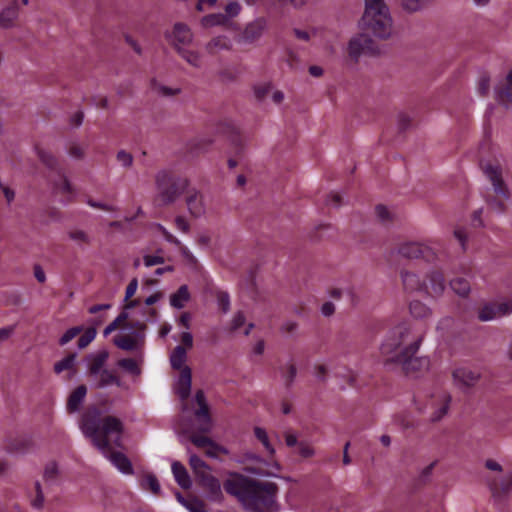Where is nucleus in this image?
I'll use <instances>...</instances> for the list:
<instances>
[{
	"mask_svg": "<svg viewBox=\"0 0 512 512\" xmlns=\"http://www.w3.org/2000/svg\"><path fill=\"white\" fill-rule=\"evenodd\" d=\"M81 429L90 437L94 445L101 450L111 463L122 473L132 474L133 468L125 454L111 449V443L121 447L122 422L114 416L102 417V411L92 406L82 414Z\"/></svg>",
	"mask_w": 512,
	"mask_h": 512,
	"instance_id": "1",
	"label": "nucleus"
},
{
	"mask_svg": "<svg viewBox=\"0 0 512 512\" xmlns=\"http://www.w3.org/2000/svg\"><path fill=\"white\" fill-rule=\"evenodd\" d=\"M422 336H412L407 323H401L391 329L380 346L381 354L387 363H396L406 375L417 377L429 369L428 357H417Z\"/></svg>",
	"mask_w": 512,
	"mask_h": 512,
	"instance_id": "2",
	"label": "nucleus"
},
{
	"mask_svg": "<svg viewBox=\"0 0 512 512\" xmlns=\"http://www.w3.org/2000/svg\"><path fill=\"white\" fill-rule=\"evenodd\" d=\"M225 491L236 497L250 512H272L276 506L278 487L268 481H257L239 473H232L224 481Z\"/></svg>",
	"mask_w": 512,
	"mask_h": 512,
	"instance_id": "3",
	"label": "nucleus"
},
{
	"mask_svg": "<svg viewBox=\"0 0 512 512\" xmlns=\"http://www.w3.org/2000/svg\"><path fill=\"white\" fill-rule=\"evenodd\" d=\"M360 25L381 39L391 35L392 19L384 0H365V11Z\"/></svg>",
	"mask_w": 512,
	"mask_h": 512,
	"instance_id": "4",
	"label": "nucleus"
},
{
	"mask_svg": "<svg viewBox=\"0 0 512 512\" xmlns=\"http://www.w3.org/2000/svg\"><path fill=\"white\" fill-rule=\"evenodd\" d=\"M35 150L40 161L57 176V179L53 181L54 192L61 195V201L63 203L73 201L75 197V190L68 181L59 160L50 152L40 148L38 145L35 146Z\"/></svg>",
	"mask_w": 512,
	"mask_h": 512,
	"instance_id": "5",
	"label": "nucleus"
},
{
	"mask_svg": "<svg viewBox=\"0 0 512 512\" xmlns=\"http://www.w3.org/2000/svg\"><path fill=\"white\" fill-rule=\"evenodd\" d=\"M158 200L163 205L173 203L189 186L187 178L176 175L171 171H160L156 176Z\"/></svg>",
	"mask_w": 512,
	"mask_h": 512,
	"instance_id": "6",
	"label": "nucleus"
},
{
	"mask_svg": "<svg viewBox=\"0 0 512 512\" xmlns=\"http://www.w3.org/2000/svg\"><path fill=\"white\" fill-rule=\"evenodd\" d=\"M403 287L408 292H425L426 294L437 297L441 295L445 289V280L443 273L440 271H433L428 275L429 284L422 281L419 275L404 271L401 273Z\"/></svg>",
	"mask_w": 512,
	"mask_h": 512,
	"instance_id": "7",
	"label": "nucleus"
},
{
	"mask_svg": "<svg viewBox=\"0 0 512 512\" xmlns=\"http://www.w3.org/2000/svg\"><path fill=\"white\" fill-rule=\"evenodd\" d=\"M192 40V33L190 29L182 24L177 23L174 26L170 41L177 49L178 53L183 59H185L190 65L194 67L200 66V56L197 52L188 50L184 46L189 44Z\"/></svg>",
	"mask_w": 512,
	"mask_h": 512,
	"instance_id": "8",
	"label": "nucleus"
},
{
	"mask_svg": "<svg viewBox=\"0 0 512 512\" xmlns=\"http://www.w3.org/2000/svg\"><path fill=\"white\" fill-rule=\"evenodd\" d=\"M398 253L405 258H423L427 262L433 261L437 258L436 251L432 247L418 242L403 243L400 245Z\"/></svg>",
	"mask_w": 512,
	"mask_h": 512,
	"instance_id": "9",
	"label": "nucleus"
},
{
	"mask_svg": "<svg viewBox=\"0 0 512 512\" xmlns=\"http://www.w3.org/2000/svg\"><path fill=\"white\" fill-rule=\"evenodd\" d=\"M350 57L357 59L361 54L374 55L379 52L376 42L367 34L353 37L348 46Z\"/></svg>",
	"mask_w": 512,
	"mask_h": 512,
	"instance_id": "10",
	"label": "nucleus"
},
{
	"mask_svg": "<svg viewBox=\"0 0 512 512\" xmlns=\"http://www.w3.org/2000/svg\"><path fill=\"white\" fill-rule=\"evenodd\" d=\"M512 313V300L501 303H486L480 310L478 318L481 321H490L499 317H503Z\"/></svg>",
	"mask_w": 512,
	"mask_h": 512,
	"instance_id": "11",
	"label": "nucleus"
},
{
	"mask_svg": "<svg viewBox=\"0 0 512 512\" xmlns=\"http://www.w3.org/2000/svg\"><path fill=\"white\" fill-rule=\"evenodd\" d=\"M218 131L227 135L236 153L242 151L245 146V136L240 132L236 124L230 119H224L218 125Z\"/></svg>",
	"mask_w": 512,
	"mask_h": 512,
	"instance_id": "12",
	"label": "nucleus"
},
{
	"mask_svg": "<svg viewBox=\"0 0 512 512\" xmlns=\"http://www.w3.org/2000/svg\"><path fill=\"white\" fill-rule=\"evenodd\" d=\"M195 401L198 405V408L195 411V416L200 421L199 430L202 433H206L211 428V416L209 406L206 402V398L202 390H198L196 392Z\"/></svg>",
	"mask_w": 512,
	"mask_h": 512,
	"instance_id": "13",
	"label": "nucleus"
},
{
	"mask_svg": "<svg viewBox=\"0 0 512 512\" xmlns=\"http://www.w3.org/2000/svg\"><path fill=\"white\" fill-rule=\"evenodd\" d=\"M267 28V21L265 18H257L253 22L247 24L244 31L239 37L240 43H254L256 40H258L264 30Z\"/></svg>",
	"mask_w": 512,
	"mask_h": 512,
	"instance_id": "14",
	"label": "nucleus"
},
{
	"mask_svg": "<svg viewBox=\"0 0 512 512\" xmlns=\"http://www.w3.org/2000/svg\"><path fill=\"white\" fill-rule=\"evenodd\" d=\"M485 175L489 178L491 181L494 191L497 195L507 198L508 197V190L502 180V174L501 170L498 166L493 164H485L482 165Z\"/></svg>",
	"mask_w": 512,
	"mask_h": 512,
	"instance_id": "15",
	"label": "nucleus"
},
{
	"mask_svg": "<svg viewBox=\"0 0 512 512\" xmlns=\"http://www.w3.org/2000/svg\"><path fill=\"white\" fill-rule=\"evenodd\" d=\"M199 485L208 493V496L213 501H219L222 499V490L220 481L207 473L202 475V477L198 478Z\"/></svg>",
	"mask_w": 512,
	"mask_h": 512,
	"instance_id": "16",
	"label": "nucleus"
},
{
	"mask_svg": "<svg viewBox=\"0 0 512 512\" xmlns=\"http://www.w3.org/2000/svg\"><path fill=\"white\" fill-rule=\"evenodd\" d=\"M480 374L476 370L467 367H459L453 371V379L455 383L463 387L474 386L479 380Z\"/></svg>",
	"mask_w": 512,
	"mask_h": 512,
	"instance_id": "17",
	"label": "nucleus"
},
{
	"mask_svg": "<svg viewBox=\"0 0 512 512\" xmlns=\"http://www.w3.org/2000/svg\"><path fill=\"white\" fill-rule=\"evenodd\" d=\"M192 375L189 367L185 366L181 371L176 383V393L182 401H186L191 392Z\"/></svg>",
	"mask_w": 512,
	"mask_h": 512,
	"instance_id": "18",
	"label": "nucleus"
},
{
	"mask_svg": "<svg viewBox=\"0 0 512 512\" xmlns=\"http://www.w3.org/2000/svg\"><path fill=\"white\" fill-rule=\"evenodd\" d=\"M87 395V387L85 385H79L76 387L68 396L66 409L67 412L72 414L79 411L82 403L84 402Z\"/></svg>",
	"mask_w": 512,
	"mask_h": 512,
	"instance_id": "19",
	"label": "nucleus"
},
{
	"mask_svg": "<svg viewBox=\"0 0 512 512\" xmlns=\"http://www.w3.org/2000/svg\"><path fill=\"white\" fill-rule=\"evenodd\" d=\"M451 401V397L448 393L442 392L440 393L437 398L431 400V405L435 408V411L431 415V420L436 422L441 420L448 412L449 404Z\"/></svg>",
	"mask_w": 512,
	"mask_h": 512,
	"instance_id": "20",
	"label": "nucleus"
},
{
	"mask_svg": "<svg viewBox=\"0 0 512 512\" xmlns=\"http://www.w3.org/2000/svg\"><path fill=\"white\" fill-rule=\"evenodd\" d=\"M172 473L177 484L184 490L192 486L191 478L186 468L178 461L172 463Z\"/></svg>",
	"mask_w": 512,
	"mask_h": 512,
	"instance_id": "21",
	"label": "nucleus"
},
{
	"mask_svg": "<svg viewBox=\"0 0 512 512\" xmlns=\"http://www.w3.org/2000/svg\"><path fill=\"white\" fill-rule=\"evenodd\" d=\"M512 489V473L497 481L490 483V490L494 497L500 498L508 494Z\"/></svg>",
	"mask_w": 512,
	"mask_h": 512,
	"instance_id": "22",
	"label": "nucleus"
},
{
	"mask_svg": "<svg viewBox=\"0 0 512 512\" xmlns=\"http://www.w3.org/2000/svg\"><path fill=\"white\" fill-rule=\"evenodd\" d=\"M188 193L186 203L190 213L195 217L202 215L204 213L202 197L197 191H188Z\"/></svg>",
	"mask_w": 512,
	"mask_h": 512,
	"instance_id": "23",
	"label": "nucleus"
},
{
	"mask_svg": "<svg viewBox=\"0 0 512 512\" xmlns=\"http://www.w3.org/2000/svg\"><path fill=\"white\" fill-rule=\"evenodd\" d=\"M232 47L231 41L226 36H217L212 38L206 46V49L211 54H216L221 50H230Z\"/></svg>",
	"mask_w": 512,
	"mask_h": 512,
	"instance_id": "24",
	"label": "nucleus"
},
{
	"mask_svg": "<svg viewBox=\"0 0 512 512\" xmlns=\"http://www.w3.org/2000/svg\"><path fill=\"white\" fill-rule=\"evenodd\" d=\"M18 16V6L16 1L6 7L0 13V26L3 28H9L13 25L14 20Z\"/></svg>",
	"mask_w": 512,
	"mask_h": 512,
	"instance_id": "25",
	"label": "nucleus"
},
{
	"mask_svg": "<svg viewBox=\"0 0 512 512\" xmlns=\"http://www.w3.org/2000/svg\"><path fill=\"white\" fill-rule=\"evenodd\" d=\"M190 300V293L187 285H182L178 290L170 296V304L172 307L181 309L185 303Z\"/></svg>",
	"mask_w": 512,
	"mask_h": 512,
	"instance_id": "26",
	"label": "nucleus"
},
{
	"mask_svg": "<svg viewBox=\"0 0 512 512\" xmlns=\"http://www.w3.org/2000/svg\"><path fill=\"white\" fill-rule=\"evenodd\" d=\"M138 334L135 335H117L114 338V344L125 351H133L138 346Z\"/></svg>",
	"mask_w": 512,
	"mask_h": 512,
	"instance_id": "27",
	"label": "nucleus"
},
{
	"mask_svg": "<svg viewBox=\"0 0 512 512\" xmlns=\"http://www.w3.org/2000/svg\"><path fill=\"white\" fill-rule=\"evenodd\" d=\"M279 470L280 467L276 462L270 463L263 461H260L256 467L247 468V471L262 476L276 475Z\"/></svg>",
	"mask_w": 512,
	"mask_h": 512,
	"instance_id": "28",
	"label": "nucleus"
},
{
	"mask_svg": "<svg viewBox=\"0 0 512 512\" xmlns=\"http://www.w3.org/2000/svg\"><path fill=\"white\" fill-rule=\"evenodd\" d=\"M496 99L504 105L512 103V85L507 82H501L495 88Z\"/></svg>",
	"mask_w": 512,
	"mask_h": 512,
	"instance_id": "29",
	"label": "nucleus"
},
{
	"mask_svg": "<svg viewBox=\"0 0 512 512\" xmlns=\"http://www.w3.org/2000/svg\"><path fill=\"white\" fill-rule=\"evenodd\" d=\"M186 349L182 345L176 346L170 356V362L173 369L182 370L186 361Z\"/></svg>",
	"mask_w": 512,
	"mask_h": 512,
	"instance_id": "30",
	"label": "nucleus"
},
{
	"mask_svg": "<svg viewBox=\"0 0 512 512\" xmlns=\"http://www.w3.org/2000/svg\"><path fill=\"white\" fill-rule=\"evenodd\" d=\"M108 358L107 352H100L95 355L89 364V374L91 376H97L103 369V366Z\"/></svg>",
	"mask_w": 512,
	"mask_h": 512,
	"instance_id": "31",
	"label": "nucleus"
},
{
	"mask_svg": "<svg viewBox=\"0 0 512 512\" xmlns=\"http://www.w3.org/2000/svg\"><path fill=\"white\" fill-rule=\"evenodd\" d=\"M189 464L197 479L209 473V466L197 455L190 456Z\"/></svg>",
	"mask_w": 512,
	"mask_h": 512,
	"instance_id": "32",
	"label": "nucleus"
},
{
	"mask_svg": "<svg viewBox=\"0 0 512 512\" xmlns=\"http://www.w3.org/2000/svg\"><path fill=\"white\" fill-rule=\"evenodd\" d=\"M75 359L76 354L70 353L66 357H64L62 360L58 361L54 365V371L57 374H60L63 371H75Z\"/></svg>",
	"mask_w": 512,
	"mask_h": 512,
	"instance_id": "33",
	"label": "nucleus"
},
{
	"mask_svg": "<svg viewBox=\"0 0 512 512\" xmlns=\"http://www.w3.org/2000/svg\"><path fill=\"white\" fill-rule=\"evenodd\" d=\"M451 289L460 296H467L470 292V283L467 279L456 277L450 281Z\"/></svg>",
	"mask_w": 512,
	"mask_h": 512,
	"instance_id": "34",
	"label": "nucleus"
},
{
	"mask_svg": "<svg viewBox=\"0 0 512 512\" xmlns=\"http://www.w3.org/2000/svg\"><path fill=\"white\" fill-rule=\"evenodd\" d=\"M97 376L99 377L97 386L100 388L111 384L119 385V379L113 371L104 369Z\"/></svg>",
	"mask_w": 512,
	"mask_h": 512,
	"instance_id": "35",
	"label": "nucleus"
},
{
	"mask_svg": "<svg viewBox=\"0 0 512 512\" xmlns=\"http://www.w3.org/2000/svg\"><path fill=\"white\" fill-rule=\"evenodd\" d=\"M229 22L228 17L225 14H209L202 19V25L205 27H211L216 25H226Z\"/></svg>",
	"mask_w": 512,
	"mask_h": 512,
	"instance_id": "36",
	"label": "nucleus"
},
{
	"mask_svg": "<svg viewBox=\"0 0 512 512\" xmlns=\"http://www.w3.org/2000/svg\"><path fill=\"white\" fill-rule=\"evenodd\" d=\"M409 310L414 318H425L430 314V309L420 301H411Z\"/></svg>",
	"mask_w": 512,
	"mask_h": 512,
	"instance_id": "37",
	"label": "nucleus"
},
{
	"mask_svg": "<svg viewBox=\"0 0 512 512\" xmlns=\"http://www.w3.org/2000/svg\"><path fill=\"white\" fill-rule=\"evenodd\" d=\"M141 486L144 489H149L155 495L160 492V484L153 474H146L141 480Z\"/></svg>",
	"mask_w": 512,
	"mask_h": 512,
	"instance_id": "38",
	"label": "nucleus"
},
{
	"mask_svg": "<svg viewBox=\"0 0 512 512\" xmlns=\"http://www.w3.org/2000/svg\"><path fill=\"white\" fill-rule=\"evenodd\" d=\"M254 434L255 437L262 443L269 455L272 456L275 453V450L269 441L266 431L263 428L255 427Z\"/></svg>",
	"mask_w": 512,
	"mask_h": 512,
	"instance_id": "39",
	"label": "nucleus"
},
{
	"mask_svg": "<svg viewBox=\"0 0 512 512\" xmlns=\"http://www.w3.org/2000/svg\"><path fill=\"white\" fill-rule=\"evenodd\" d=\"M96 328L89 327L84 331V333L78 339V347L85 348L87 347L96 337Z\"/></svg>",
	"mask_w": 512,
	"mask_h": 512,
	"instance_id": "40",
	"label": "nucleus"
},
{
	"mask_svg": "<svg viewBox=\"0 0 512 512\" xmlns=\"http://www.w3.org/2000/svg\"><path fill=\"white\" fill-rule=\"evenodd\" d=\"M190 440L195 446L199 448L214 446L213 441L204 434L192 433V435L190 436Z\"/></svg>",
	"mask_w": 512,
	"mask_h": 512,
	"instance_id": "41",
	"label": "nucleus"
},
{
	"mask_svg": "<svg viewBox=\"0 0 512 512\" xmlns=\"http://www.w3.org/2000/svg\"><path fill=\"white\" fill-rule=\"evenodd\" d=\"M58 468L55 462H50L46 465L44 470V480L48 484H53L57 480Z\"/></svg>",
	"mask_w": 512,
	"mask_h": 512,
	"instance_id": "42",
	"label": "nucleus"
},
{
	"mask_svg": "<svg viewBox=\"0 0 512 512\" xmlns=\"http://www.w3.org/2000/svg\"><path fill=\"white\" fill-rule=\"evenodd\" d=\"M429 1L430 0H402V7L408 12H416L425 7Z\"/></svg>",
	"mask_w": 512,
	"mask_h": 512,
	"instance_id": "43",
	"label": "nucleus"
},
{
	"mask_svg": "<svg viewBox=\"0 0 512 512\" xmlns=\"http://www.w3.org/2000/svg\"><path fill=\"white\" fill-rule=\"evenodd\" d=\"M216 299L220 310L223 313H227L230 310V296L225 291H218L216 293Z\"/></svg>",
	"mask_w": 512,
	"mask_h": 512,
	"instance_id": "44",
	"label": "nucleus"
},
{
	"mask_svg": "<svg viewBox=\"0 0 512 512\" xmlns=\"http://www.w3.org/2000/svg\"><path fill=\"white\" fill-rule=\"evenodd\" d=\"M82 331V327L81 326H76V327H72L70 329H68L63 335L62 337L60 338L59 340V344L61 346H64L66 345L67 343H69L72 339H74L78 334H80Z\"/></svg>",
	"mask_w": 512,
	"mask_h": 512,
	"instance_id": "45",
	"label": "nucleus"
},
{
	"mask_svg": "<svg viewBox=\"0 0 512 512\" xmlns=\"http://www.w3.org/2000/svg\"><path fill=\"white\" fill-rule=\"evenodd\" d=\"M118 365L132 374L139 373V367L137 362L132 358H124L119 360Z\"/></svg>",
	"mask_w": 512,
	"mask_h": 512,
	"instance_id": "46",
	"label": "nucleus"
},
{
	"mask_svg": "<svg viewBox=\"0 0 512 512\" xmlns=\"http://www.w3.org/2000/svg\"><path fill=\"white\" fill-rule=\"evenodd\" d=\"M30 446V440L26 438L17 439L12 442L8 449L13 452H25Z\"/></svg>",
	"mask_w": 512,
	"mask_h": 512,
	"instance_id": "47",
	"label": "nucleus"
},
{
	"mask_svg": "<svg viewBox=\"0 0 512 512\" xmlns=\"http://www.w3.org/2000/svg\"><path fill=\"white\" fill-rule=\"evenodd\" d=\"M190 512H207L203 501L198 498H191L185 506Z\"/></svg>",
	"mask_w": 512,
	"mask_h": 512,
	"instance_id": "48",
	"label": "nucleus"
},
{
	"mask_svg": "<svg viewBox=\"0 0 512 512\" xmlns=\"http://www.w3.org/2000/svg\"><path fill=\"white\" fill-rule=\"evenodd\" d=\"M375 213L378 219L383 223H389L392 221V215L386 206L379 204L375 207Z\"/></svg>",
	"mask_w": 512,
	"mask_h": 512,
	"instance_id": "49",
	"label": "nucleus"
},
{
	"mask_svg": "<svg viewBox=\"0 0 512 512\" xmlns=\"http://www.w3.org/2000/svg\"><path fill=\"white\" fill-rule=\"evenodd\" d=\"M245 316L243 314V312L241 311H238L232 321H231V324H230V327H229V331L230 332H236L238 331L244 324H245Z\"/></svg>",
	"mask_w": 512,
	"mask_h": 512,
	"instance_id": "50",
	"label": "nucleus"
},
{
	"mask_svg": "<svg viewBox=\"0 0 512 512\" xmlns=\"http://www.w3.org/2000/svg\"><path fill=\"white\" fill-rule=\"evenodd\" d=\"M271 88H272V86L270 83H263V84L256 85L254 87L255 97L258 100L264 99L270 92Z\"/></svg>",
	"mask_w": 512,
	"mask_h": 512,
	"instance_id": "51",
	"label": "nucleus"
},
{
	"mask_svg": "<svg viewBox=\"0 0 512 512\" xmlns=\"http://www.w3.org/2000/svg\"><path fill=\"white\" fill-rule=\"evenodd\" d=\"M489 89H490V78L486 75L481 76L478 81V86H477L478 93L481 96H485L488 94Z\"/></svg>",
	"mask_w": 512,
	"mask_h": 512,
	"instance_id": "52",
	"label": "nucleus"
},
{
	"mask_svg": "<svg viewBox=\"0 0 512 512\" xmlns=\"http://www.w3.org/2000/svg\"><path fill=\"white\" fill-rule=\"evenodd\" d=\"M241 6L238 2H230L225 7L226 16L229 18L235 17L240 13Z\"/></svg>",
	"mask_w": 512,
	"mask_h": 512,
	"instance_id": "53",
	"label": "nucleus"
},
{
	"mask_svg": "<svg viewBox=\"0 0 512 512\" xmlns=\"http://www.w3.org/2000/svg\"><path fill=\"white\" fill-rule=\"evenodd\" d=\"M117 160L124 166L129 167L133 162V157L130 153L121 150L117 153Z\"/></svg>",
	"mask_w": 512,
	"mask_h": 512,
	"instance_id": "54",
	"label": "nucleus"
},
{
	"mask_svg": "<svg viewBox=\"0 0 512 512\" xmlns=\"http://www.w3.org/2000/svg\"><path fill=\"white\" fill-rule=\"evenodd\" d=\"M69 236L72 240L78 243H88L89 238L87 234L82 230H74L69 233Z\"/></svg>",
	"mask_w": 512,
	"mask_h": 512,
	"instance_id": "55",
	"label": "nucleus"
},
{
	"mask_svg": "<svg viewBox=\"0 0 512 512\" xmlns=\"http://www.w3.org/2000/svg\"><path fill=\"white\" fill-rule=\"evenodd\" d=\"M152 88L157 89L164 96H173L180 92L179 89H173L166 86H158L155 80L152 81Z\"/></svg>",
	"mask_w": 512,
	"mask_h": 512,
	"instance_id": "56",
	"label": "nucleus"
},
{
	"mask_svg": "<svg viewBox=\"0 0 512 512\" xmlns=\"http://www.w3.org/2000/svg\"><path fill=\"white\" fill-rule=\"evenodd\" d=\"M454 236L458 240L459 244L461 245V248L463 251L466 250V240H467V234L465 229L463 228H457L454 231Z\"/></svg>",
	"mask_w": 512,
	"mask_h": 512,
	"instance_id": "57",
	"label": "nucleus"
},
{
	"mask_svg": "<svg viewBox=\"0 0 512 512\" xmlns=\"http://www.w3.org/2000/svg\"><path fill=\"white\" fill-rule=\"evenodd\" d=\"M164 258L162 256L157 255H146L144 256V264L147 267H151L158 264H163Z\"/></svg>",
	"mask_w": 512,
	"mask_h": 512,
	"instance_id": "58",
	"label": "nucleus"
},
{
	"mask_svg": "<svg viewBox=\"0 0 512 512\" xmlns=\"http://www.w3.org/2000/svg\"><path fill=\"white\" fill-rule=\"evenodd\" d=\"M283 376L285 378L286 385L289 386L296 376V367L293 364H289L287 369L283 372Z\"/></svg>",
	"mask_w": 512,
	"mask_h": 512,
	"instance_id": "59",
	"label": "nucleus"
},
{
	"mask_svg": "<svg viewBox=\"0 0 512 512\" xmlns=\"http://www.w3.org/2000/svg\"><path fill=\"white\" fill-rule=\"evenodd\" d=\"M137 288H138V281H137V279L134 278L130 281V283L126 287V291H125V300L126 301H128L130 298H132L135 295Z\"/></svg>",
	"mask_w": 512,
	"mask_h": 512,
	"instance_id": "60",
	"label": "nucleus"
},
{
	"mask_svg": "<svg viewBox=\"0 0 512 512\" xmlns=\"http://www.w3.org/2000/svg\"><path fill=\"white\" fill-rule=\"evenodd\" d=\"M36 498L32 501V506L35 508H41L43 504V493L39 482L35 483Z\"/></svg>",
	"mask_w": 512,
	"mask_h": 512,
	"instance_id": "61",
	"label": "nucleus"
},
{
	"mask_svg": "<svg viewBox=\"0 0 512 512\" xmlns=\"http://www.w3.org/2000/svg\"><path fill=\"white\" fill-rule=\"evenodd\" d=\"M209 143L210 142H206L202 139L195 140L191 145V149L194 153H200L206 150Z\"/></svg>",
	"mask_w": 512,
	"mask_h": 512,
	"instance_id": "62",
	"label": "nucleus"
},
{
	"mask_svg": "<svg viewBox=\"0 0 512 512\" xmlns=\"http://www.w3.org/2000/svg\"><path fill=\"white\" fill-rule=\"evenodd\" d=\"M410 123H411V119L407 114H405V113L399 114L398 124H399V129L401 131H405L410 126Z\"/></svg>",
	"mask_w": 512,
	"mask_h": 512,
	"instance_id": "63",
	"label": "nucleus"
},
{
	"mask_svg": "<svg viewBox=\"0 0 512 512\" xmlns=\"http://www.w3.org/2000/svg\"><path fill=\"white\" fill-rule=\"evenodd\" d=\"M175 225H176L177 229H179L180 231H182L184 233L188 232V230H189V224L186 221V219L182 216L176 217Z\"/></svg>",
	"mask_w": 512,
	"mask_h": 512,
	"instance_id": "64",
	"label": "nucleus"
}]
</instances>
